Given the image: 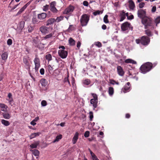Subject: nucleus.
Listing matches in <instances>:
<instances>
[{
	"instance_id": "nucleus-1",
	"label": "nucleus",
	"mask_w": 160,
	"mask_h": 160,
	"mask_svg": "<svg viewBox=\"0 0 160 160\" xmlns=\"http://www.w3.org/2000/svg\"><path fill=\"white\" fill-rule=\"evenodd\" d=\"M152 68V64L148 62L142 64L141 66L140 69L142 73L145 74L150 71Z\"/></svg>"
},
{
	"instance_id": "nucleus-2",
	"label": "nucleus",
	"mask_w": 160,
	"mask_h": 160,
	"mask_svg": "<svg viewBox=\"0 0 160 160\" xmlns=\"http://www.w3.org/2000/svg\"><path fill=\"white\" fill-rule=\"evenodd\" d=\"M90 19V16L86 14H83L81 17L80 21L81 25L82 27L87 25Z\"/></svg>"
},
{
	"instance_id": "nucleus-3",
	"label": "nucleus",
	"mask_w": 160,
	"mask_h": 160,
	"mask_svg": "<svg viewBox=\"0 0 160 160\" xmlns=\"http://www.w3.org/2000/svg\"><path fill=\"white\" fill-rule=\"evenodd\" d=\"M142 22L144 25L145 29H147L148 26H151L152 24V20L150 18L147 17L142 20Z\"/></svg>"
},
{
	"instance_id": "nucleus-4",
	"label": "nucleus",
	"mask_w": 160,
	"mask_h": 160,
	"mask_svg": "<svg viewBox=\"0 0 160 160\" xmlns=\"http://www.w3.org/2000/svg\"><path fill=\"white\" fill-rule=\"evenodd\" d=\"M91 95L93 97V98L90 100V103L92 104L93 107L95 108L97 107L98 102V98L97 94L95 93H92Z\"/></svg>"
},
{
	"instance_id": "nucleus-5",
	"label": "nucleus",
	"mask_w": 160,
	"mask_h": 160,
	"mask_svg": "<svg viewBox=\"0 0 160 160\" xmlns=\"http://www.w3.org/2000/svg\"><path fill=\"white\" fill-rule=\"evenodd\" d=\"M141 44L144 46H147L150 42V38L146 36H143L141 37Z\"/></svg>"
},
{
	"instance_id": "nucleus-6",
	"label": "nucleus",
	"mask_w": 160,
	"mask_h": 160,
	"mask_svg": "<svg viewBox=\"0 0 160 160\" xmlns=\"http://www.w3.org/2000/svg\"><path fill=\"white\" fill-rule=\"evenodd\" d=\"M34 62L35 65V69L36 72L38 71L40 67V61L39 58L38 57L37 55H36L35 58L34 60Z\"/></svg>"
},
{
	"instance_id": "nucleus-7",
	"label": "nucleus",
	"mask_w": 160,
	"mask_h": 160,
	"mask_svg": "<svg viewBox=\"0 0 160 160\" xmlns=\"http://www.w3.org/2000/svg\"><path fill=\"white\" fill-rule=\"evenodd\" d=\"M58 53V55L62 59L66 58L68 55V51L64 50H59Z\"/></svg>"
},
{
	"instance_id": "nucleus-8",
	"label": "nucleus",
	"mask_w": 160,
	"mask_h": 160,
	"mask_svg": "<svg viewBox=\"0 0 160 160\" xmlns=\"http://www.w3.org/2000/svg\"><path fill=\"white\" fill-rule=\"evenodd\" d=\"M138 17L141 18L142 20L144 18L146 17V12L143 9H140L138 10L137 12Z\"/></svg>"
},
{
	"instance_id": "nucleus-9",
	"label": "nucleus",
	"mask_w": 160,
	"mask_h": 160,
	"mask_svg": "<svg viewBox=\"0 0 160 160\" xmlns=\"http://www.w3.org/2000/svg\"><path fill=\"white\" fill-rule=\"evenodd\" d=\"M50 10L53 13H57L58 10L55 7L56 5V1H52L50 4Z\"/></svg>"
},
{
	"instance_id": "nucleus-10",
	"label": "nucleus",
	"mask_w": 160,
	"mask_h": 160,
	"mask_svg": "<svg viewBox=\"0 0 160 160\" xmlns=\"http://www.w3.org/2000/svg\"><path fill=\"white\" fill-rule=\"evenodd\" d=\"M130 23L128 22H125L122 23L121 26V28L122 31L128 30L130 27Z\"/></svg>"
},
{
	"instance_id": "nucleus-11",
	"label": "nucleus",
	"mask_w": 160,
	"mask_h": 160,
	"mask_svg": "<svg viewBox=\"0 0 160 160\" xmlns=\"http://www.w3.org/2000/svg\"><path fill=\"white\" fill-rule=\"evenodd\" d=\"M74 7L72 6H70L66 8L63 12V14H68L72 12L74 10Z\"/></svg>"
},
{
	"instance_id": "nucleus-12",
	"label": "nucleus",
	"mask_w": 160,
	"mask_h": 160,
	"mask_svg": "<svg viewBox=\"0 0 160 160\" xmlns=\"http://www.w3.org/2000/svg\"><path fill=\"white\" fill-rule=\"evenodd\" d=\"M39 30L44 34H46L49 32V28L45 26H43L39 28Z\"/></svg>"
},
{
	"instance_id": "nucleus-13",
	"label": "nucleus",
	"mask_w": 160,
	"mask_h": 160,
	"mask_svg": "<svg viewBox=\"0 0 160 160\" xmlns=\"http://www.w3.org/2000/svg\"><path fill=\"white\" fill-rule=\"evenodd\" d=\"M117 71L118 73L119 76H123L124 75V72L121 66H117Z\"/></svg>"
},
{
	"instance_id": "nucleus-14",
	"label": "nucleus",
	"mask_w": 160,
	"mask_h": 160,
	"mask_svg": "<svg viewBox=\"0 0 160 160\" xmlns=\"http://www.w3.org/2000/svg\"><path fill=\"white\" fill-rule=\"evenodd\" d=\"M130 88V84L129 82H128L125 85L124 87L122 89V90L124 93L128 92Z\"/></svg>"
},
{
	"instance_id": "nucleus-15",
	"label": "nucleus",
	"mask_w": 160,
	"mask_h": 160,
	"mask_svg": "<svg viewBox=\"0 0 160 160\" xmlns=\"http://www.w3.org/2000/svg\"><path fill=\"white\" fill-rule=\"evenodd\" d=\"M33 42L34 45L38 48H40L39 46L40 45H43V44L40 42L39 40H38L37 38L33 39Z\"/></svg>"
},
{
	"instance_id": "nucleus-16",
	"label": "nucleus",
	"mask_w": 160,
	"mask_h": 160,
	"mask_svg": "<svg viewBox=\"0 0 160 160\" xmlns=\"http://www.w3.org/2000/svg\"><path fill=\"white\" fill-rule=\"evenodd\" d=\"M24 24L25 22L24 21H21L19 22V24L17 26V30L18 31L20 30V31H21L24 27Z\"/></svg>"
},
{
	"instance_id": "nucleus-17",
	"label": "nucleus",
	"mask_w": 160,
	"mask_h": 160,
	"mask_svg": "<svg viewBox=\"0 0 160 160\" xmlns=\"http://www.w3.org/2000/svg\"><path fill=\"white\" fill-rule=\"evenodd\" d=\"M29 60V58L28 57H24L23 58V61L25 64L29 68L30 63Z\"/></svg>"
},
{
	"instance_id": "nucleus-18",
	"label": "nucleus",
	"mask_w": 160,
	"mask_h": 160,
	"mask_svg": "<svg viewBox=\"0 0 160 160\" xmlns=\"http://www.w3.org/2000/svg\"><path fill=\"white\" fill-rule=\"evenodd\" d=\"M30 151L32 152V154L36 157H36V158L38 159V157L39 156L40 153L39 151L37 149L31 150Z\"/></svg>"
},
{
	"instance_id": "nucleus-19",
	"label": "nucleus",
	"mask_w": 160,
	"mask_h": 160,
	"mask_svg": "<svg viewBox=\"0 0 160 160\" xmlns=\"http://www.w3.org/2000/svg\"><path fill=\"white\" fill-rule=\"evenodd\" d=\"M55 22V19L50 18L48 19L47 21L46 25L47 26H48L52 24Z\"/></svg>"
},
{
	"instance_id": "nucleus-20",
	"label": "nucleus",
	"mask_w": 160,
	"mask_h": 160,
	"mask_svg": "<svg viewBox=\"0 0 160 160\" xmlns=\"http://www.w3.org/2000/svg\"><path fill=\"white\" fill-rule=\"evenodd\" d=\"M78 135L79 133L78 132L75 133L72 140V143L73 144L76 143L77 142L78 138Z\"/></svg>"
},
{
	"instance_id": "nucleus-21",
	"label": "nucleus",
	"mask_w": 160,
	"mask_h": 160,
	"mask_svg": "<svg viewBox=\"0 0 160 160\" xmlns=\"http://www.w3.org/2000/svg\"><path fill=\"white\" fill-rule=\"evenodd\" d=\"M129 7L130 9L133 10L135 7L134 2L132 0H129L128 1Z\"/></svg>"
},
{
	"instance_id": "nucleus-22",
	"label": "nucleus",
	"mask_w": 160,
	"mask_h": 160,
	"mask_svg": "<svg viewBox=\"0 0 160 160\" xmlns=\"http://www.w3.org/2000/svg\"><path fill=\"white\" fill-rule=\"evenodd\" d=\"M47 14L45 13H42L39 14L38 15V19L40 20H42L45 19L46 17Z\"/></svg>"
},
{
	"instance_id": "nucleus-23",
	"label": "nucleus",
	"mask_w": 160,
	"mask_h": 160,
	"mask_svg": "<svg viewBox=\"0 0 160 160\" xmlns=\"http://www.w3.org/2000/svg\"><path fill=\"white\" fill-rule=\"evenodd\" d=\"M120 22L122 21L126 18V13L124 11H122L120 14Z\"/></svg>"
},
{
	"instance_id": "nucleus-24",
	"label": "nucleus",
	"mask_w": 160,
	"mask_h": 160,
	"mask_svg": "<svg viewBox=\"0 0 160 160\" xmlns=\"http://www.w3.org/2000/svg\"><path fill=\"white\" fill-rule=\"evenodd\" d=\"M39 143L38 141L36 142L35 143L31 144L30 146V147L32 148H36L37 146L39 145Z\"/></svg>"
},
{
	"instance_id": "nucleus-25",
	"label": "nucleus",
	"mask_w": 160,
	"mask_h": 160,
	"mask_svg": "<svg viewBox=\"0 0 160 160\" xmlns=\"http://www.w3.org/2000/svg\"><path fill=\"white\" fill-rule=\"evenodd\" d=\"M124 62L127 63H131L133 64H136L137 63V62L131 59H127L125 60Z\"/></svg>"
},
{
	"instance_id": "nucleus-26",
	"label": "nucleus",
	"mask_w": 160,
	"mask_h": 160,
	"mask_svg": "<svg viewBox=\"0 0 160 160\" xmlns=\"http://www.w3.org/2000/svg\"><path fill=\"white\" fill-rule=\"evenodd\" d=\"M0 107L2 108L1 110L3 111H6L8 107L7 105L3 103H0Z\"/></svg>"
},
{
	"instance_id": "nucleus-27",
	"label": "nucleus",
	"mask_w": 160,
	"mask_h": 160,
	"mask_svg": "<svg viewBox=\"0 0 160 160\" xmlns=\"http://www.w3.org/2000/svg\"><path fill=\"white\" fill-rule=\"evenodd\" d=\"M41 134V133L40 132H38L37 133H34L31 134L30 136V139H32L35 137L39 136Z\"/></svg>"
},
{
	"instance_id": "nucleus-28",
	"label": "nucleus",
	"mask_w": 160,
	"mask_h": 160,
	"mask_svg": "<svg viewBox=\"0 0 160 160\" xmlns=\"http://www.w3.org/2000/svg\"><path fill=\"white\" fill-rule=\"evenodd\" d=\"M114 90L113 88L110 87L108 88V92L110 96H112L114 93Z\"/></svg>"
},
{
	"instance_id": "nucleus-29",
	"label": "nucleus",
	"mask_w": 160,
	"mask_h": 160,
	"mask_svg": "<svg viewBox=\"0 0 160 160\" xmlns=\"http://www.w3.org/2000/svg\"><path fill=\"white\" fill-rule=\"evenodd\" d=\"M40 82L43 87H45L47 84L46 79L44 78L42 79L40 81Z\"/></svg>"
},
{
	"instance_id": "nucleus-30",
	"label": "nucleus",
	"mask_w": 160,
	"mask_h": 160,
	"mask_svg": "<svg viewBox=\"0 0 160 160\" xmlns=\"http://www.w3.org/2000/svg\"><path fill=\"white\" fill-rule=\"evenodd\" d=\"M62 138V135L61 134H59L56 137L55 139L53 141V143L58 142Z\"/></svg>"
},
{
	"instance_id": "nucleus-31",
	"label": "nucleus",
	"mask_w": 160,
	"mask_h": 160,
	"mask_svg": "<svg viewBox=\"0 0 160 160\" xmlns=\"http://www.w3.org/2000/svg\"><path fill=\"white\" fill-rule=\"evenodd\" d=\"M2 115L3 117L6 119H8L11 118L10 114L8 113H3Z\"/></svg>"
},
{
	"instance_id": "nucleus-32",
	"label": "nucleus",
	"mask_w": 160,
	"mask_h": 160,
	"mask_svg": "<svg viewBox=\"0 0 160 160\" xmlns=\"http://www.w3.org/2000/svg\"><path fill=\"white\" fill-rule=\"evenodd\" d=\"M45 58L48 60V63L52 60V56L50 54H48L46 55Z\"/></svg>"
},
{
	"instance_id": "nucleus-33",
	"label": "nucleus",
	"mask_w": 160,
	"mask_h": 160,
	"mask_svg": "<svg viewBox=\"0 0 160 160\" xmlns=\"http://www.w3.org/2000/svg\"><path fill=\"white\" fill-rule=\"evenodd\" d=\"M8 57V54L6 52L3 53L1 55L2 59L4 60H6L7 59Z\"/></svg>"
},
{
	"instance_id": "nucleus-34",
	"label": "nucleus",
	"mask_w": 160,
	"mask_h": 160,
	"mask_svg": "<svg viewBox=\"0 0 160 160\" xmlns=\"http://www.w3.org/2000/svg\"><path fill=\"white\" fill-rule=\"evenodd\" d=\"M1 123L5 126H7L10 125V122L7 120L4 119H2L1 121Z\"/></svg>"
},
{
	"instance_id": "nucleus-35",
	"label": "nucleus",
	"mask_w": 160,
	"mask_h": 160,
	"mask_svg": "<svg viewBox=\"0 0 160 160\" xmlns=\"http://www.w3.org/2000/svg\"><path fill=\"white\" fill-rule=\"evenodd\" d=\"M145 34L147 35V36L151 37L152 35V33L151 32L149 29H147L145 31Z\"/></svg>"
},
{
	"instance_id": "nucleus-36",
	"label": "nucleus",
	"mask_w": 160,
	"mask_h": 160,
	"mask_svg": "<svg viewBox=\"0 0 160 160\" xmlns=\"http://www.w3.org/2000/svg\"><path fill=\"white\" fill-rule=\"evenodd\" d=\"M55 31H54L53 32H52L48 35H46L44 37V39H48L51 38L53 36L54 33Z\"/></svg>"
},
{
	"instance_id": "nucleus-37",
	"label": "nucleus",
	"mask_w": 160,
	"mask_h": 160,
	"mask_svg": "<svg viewBox=\"0 0 160 160\" xmlns=\"http://www.w3.org/2000/svg\"><path fill=\"white\" fill-rule=\"evenodd\" d=\"M54 66V65H52L51 66V65H48L47 67V69L48 71L50 73L51 71H52L53 70L54 68L53 67Z\"/></svg>"
},
{
	"instance_id": "nucleus-38",
	"label": "nucleus",
	"mask_w": 160,
	"mask_h": 160,
	"mask_svg": "<svg viewBox=\"0 0 160 160\" xmlns=\"http://www.w3.org/2000/svg\"><path fill=\"white\" fill-rule=\"evenodd\" d=\"M75 29V27L73 25H70L68 29V32H71Z\"/></svg>"
},
{
	"instance_id": "nucleus-39",
	"label": "nucleus",
	"mask_w": 160,
	"mask_h": 160,
	"mask_svg": "<svg viewBox=\"0 0 160 160\" xmlns=\"http://www.w3.org/2000/svg\"><path fill=\"white\" fill-rule=\"evenodd\" d=\"M69 43L70 45H75V41L72 38H70L69 40Z\"/></svg>"
},
{
	"instance_id": "nucleus-40",
	"label": "nucleus",
	"mask_w": 160,
	"mask_h": 160,
	"mask_svg": "<svg viewBox=\"0 0 160 160\" xmlns=\"http://www.w3.org/2000/svg\"><path fill=\"white\" fill-rule=\"evenodd\" d=\"M34 27L33 25H30L28 26V31L29 32H32L34 29Z\"/></svg>"
},
{
	"instance_id": "nucleus-41",
	"label": "nucleus",
	"mask_w": 160,
	"mask_h": 160,
	"mask_svg": "<svg viewBox=\"0 0 160 160\" xmlns=\"http://www.w3.org/2000/svg\"><path fill=\"white\" fill-rule=\"evenodd\" d=\"M63 18L64 17L63 16H60L59 17H57V19L55 20V21L57 22H59L63 20Z\"/></svg>"
},
{
	"instance_id": "nucleus-42",
	"label": "nucleus",
	"mask_w": 160,
	"mask_h": 160,
	"mask_svg": "<svg viewBox=\"0 0 160 160\" xmlns=\"http://www.w3.org/2000/svg\"><path fill=\"white\" fill-rule=\"evenodd\" d=\"M25 9V8L23 6L22 8L18 12L16 15V16H18L19 14H21Z\"/></svg>"
},
{
	"instance_id": "nucleus-43",
	"label": "nucleus",
	"mask_w": 160,
	"mask_h": 160,
	"mask_svg": "<svg viewBox=\"0 0 160 160\" xmlns=\"http://www.w3.org/2000/svg\"><path fill=\"white\" fill-rule=\"evenodd\" d=\"M102 12L101 11H99V10H97L93 13V14L94 16H96L98 15H99L100 13H102Z\"/></svg>"
},
{
	"instance_id": "nucleus-44",
	"label": "nucleus",
	"mask_w": 160,
	"mask_h": 160,
	"mask_svg": "<svg viewBox=\"0 0 160 160\" xmlns=\"http://www.w3.org/2000/svg\"><path fill=\"white\" fill-rule=\"evenodd\" d=\"M108 18V15H106L104 17V18H103L104 22L106 23H108L109 22Z\"/></svg>"
},
{
	"instance_id": "nucleus-45",
	"label": "nucleus",
	"mask_w": 160,
	"mask_h": 160,
	"mask_svg": "<svg viewBox=\"0 0 160 160\" xmlns=\"http://www.w3.org/2000/svg\"><path fill=\"white\" fill-rule=\"evenodd\" d=\"M110 83L112 85H114V84H116L117 85H119V83L118 82H116L114 80H112L110 81Z\"/></svg>"
},
{
	"instance_id": "nucleus-46",
	"label": "nucleus",
	"mask_w": 160,
	"mask_h": 160,
	"mask_svg": "<svg viewBox=\"0 0 160 160\" xmlns=\"http://www.w3.org/2000/svg\"><path fill=\"white\" fill-rule=\"evenodd\" d=\"M93 118V112H92L91 111L89 112V118L91 121H92Z\"/></svg>"
},
{
	"instance_id": "nucleus-47",
	"label": "nucleus",
	"mask_w": 160,
	"mask_h": 160,
	"mask_svg": "<svg viewBox=\"0 0 160 160\" xmlns=\"http://www.w3.org/2000/svg\"><path fill=\"white\" fill-rule=\"evenodd\" d=\"M90 80L89 79H85L84 81V83L87 85H89L90 83Z\"/></svg>"
},
{
	"instance_id": "nucleus-48",
	"label": "nucleus",
	"mask_w": 160,
	"mask_h": 160,
	"mask_svg": "<svg viewBox=\"0 0 160 160\" xmlns=\"http://www.w3.org/2000/svg\"><path fill=\"white\" fill-rule=\"evenodd\" d=\"M41 105L43 107H44L47 105V102L45 100H43L41 102Z\"/></svg>"
},
{
	"instance_id": "nucleus-49",
	"label": "nucleus",
	"mask_w": 160,
	"mask_h": 160,
	"mask_svg": "<svg viewBox=\"0 0 160 160\" xmlns=\"http://www.w3.org/2000/svg\"><path fill=\"white\" fill-rule=\"evenodd\" d=\"M32 21L33 23H37L38 22V20L36 18H33L32 19Z\"/></svg>"
},
{
	"instance_id": "nucleus-50",
	"label": "nucleus",
	"mask_w": 160,
	"mask_h": 160,
	"mask_svg": "<svg viewBox=\"0 0 160 160\" xmlns=\"http://www.w3.org/2000/svg\"><path fill=\"white\" fill-rule=\"evenodd\" d=\"M89 131H86L84 134V136L86 138H88L89 136Z\"/></svg>"
},
{
	"instance_id": "nucleus-51",
	"label": "nucleus",
	"mask_w": 160,
	"mask_h": 160,
	"mask_svg": "<svg viewBox=\"0 0 160 160\" xmlns=\"http://www.w3.org/2000/svg\"><path fill=\"white\" fill-rule=\"evenodd\" d=\"M7 44L9 45H11L12 44V41L11 39H9L7 41Z\"/></svg>"
},
{
	"instance_id": "nucleus-52",
	"label": "nucleus",
	"mask_w": 160,
	"mask_h": 160,
	"mask_svg": "<svg viewBox=\"0 0 160 160\" xmlns=\"http://www.w3.org/2000/svg\"><path fill=\"white\" fill-rule=\"evenodd\" d=\"M49 7V5H46L44 6L43 7V10L44 11H47L48 9V7Z\"/></svg>"
},
{
	"instance_id": "nucleus-53",
	"label": "nucleus",
	"mask_w": 160,
	"mask_h": 160,
	"mask_svg": "<svg viewBox=\"0 0 160 160\" xmlns=\"http://www.w3.org/2000/svg\"><path fill=\"white\" fill-rule=\"evenodd\" d=\"M95 45L98 47H100L102 46V44L101 43L99 42H95Z\"/></svg>"
},
{
	"instance_id": "nucleus-54",
	"label": "nucleus",
	"mask_w": 160,
	"mask_h": 160,
	"mask_svg": "<svg viewBox=\"0 0 160 160\" xmlns=\"http://www.w3.org/2000/svg\"><path fill=\"white\" fill-rule=\"evenodd\" d=\"M33 1V0H31L30 1L28 2L27 4H26L25 5L23 6V7H24L26 9L27 7L28 6L30 3L32 2Z\"/></svg>"
},
{
	"instance_id": "nucleus-55",
	"label": "nucleus",
	"mask_w": 160,
	"mask_h": 160,
	"mask_svg": "<svg viewBox=\"0 0 160 160\" xmlns=\"http://www.w3.org/2000/svg\"><path fill=\"white\" fill-rule=\"evenodd\" d=\"M156 22L158 23L160 22V16L158 17L155 20Z\"/></svg>"
},
{
	"instance_id": "nucleus-56",
	"label": "nucleus",
	"mask_w": 160,
	"mask_h": 160,
	"mask_svg": "<svg viewBox=\"0 0 160 160\" xmlns=\"http://www.w3.org/2000/svg\"><path fill=\"white\" fill-rule=\"evenodd\" d=\"M69 77V75L68 74L67 75V77H66L64 79V80H63V82L64 83H65L66 82H68V80H69V79H68V77Z\"/></svg>"
},
{
	"instance_id": "nucleus-57",
	"label": "nucleus",
	"mask_w": 160,
	"mask_h": 160,
	"mask_svg": "<svg viewBox=\"0 0 160 160\" xmlns=\"http://www.w3.org/2000/svg\"><path fill=\"white\" fill-rule=\"evenodd\" d=\"M83 4L84 6H88V3L87 1H84L83 2Z\"/></svg>"
},
{
	"instance_id": "nucleus-58",
	"label": "nucleus",
	"mask_w": 160,
	"mask_h": 160,
	"mask_svg": "<svg viewBox=\"0 0 160 160\" xmlns=\"http://www.w3.org/2000/svg\"><path fill=\"white\" fill-rule=\"evenodd\" d=\"M144 5H145V3L144 2H141L139 4V7L140 8H142L143 7H144Z\"/></svg>"
},
{
	"instance_id": "nucleus-59",
	"label": "nucleus",
	"mask_w": 160,
	"mask_h": 160,
	"mask_svg": "<svg viewBox=\"0 0 160 160\" xmlns=\"http://www.w3.org/2000/svg\"><path fill=\"white\" fill-rule=\"evenodd\" d=\"M40 72L41 75H43L44 73V69L43 68H42L40 69Z\"/></svg>"
},
{
	"instance_id": "nucleus-60",
	"label": "nucleus",
	"mask_w": 160,
	"mask_h": 160,
	"mask_svg": "<svg viewBox=\"0 0 160 160\" xmlns=\"http://www.w3.org/2000/svg\"><path fill=\"white\" fill-rule=\"evenodd\" d=\"M137 44H139L140 43H141V38L140 39H136L135 40Z\"/></svg>"
},
{
	"instance_id": "nucleus-61",
	"label": "nucleus",
	"mask_w": 160,
	"mask_h": 160,
	"mask_svg": "<svg viewBox=\"0 0 160 160\" xmlns=\"http://www.w3.org/2000/svg\"><path fill=\"white\" fill-rule=\"evenodd\" d=\"M156 7L155 6H153L152 8V12H155L156 11Z\"/></svg>"
},
{
	"instance_id": "nucleus-62",
	"label": "nucleus",
	"mask_w": 160,
	"mask_h": 160,
	"mask_svg": "<svg viewBox=\"0 0 160 160\" xmlns=\"http://www.w3.org/2000/svg\"><path fill=\"white\" fill-rule=\"evenodd\" d=\"M81 42L80 41H78L77 43V47L78 49L81 46Z\"/></svg>"
},
{
	"instance_id": "nucleus-63",
	"label": "nucleus",
	"mask_w": 160,
	"mask_h": 160,
	"mask_svg": "<svg viewBox=\"0 0 160 160\" xmlns=\"http://www.w3.org/2000/svg\"><path fill=\"white\" fill-rule=\"evenodd\" d=\"M7 100L8 101L10 104H11L12 103V102L13 101L12 98H9L8 99H7Z\"/></svg>"
},
{
	"instance_id": "nucleus-64",
	"label": "nucleus",
	"mask_w": 160,
	"mask_h": 160,
	"mask_svg": "<svg viewBox=\"0 0 160 160\" xmlns=\"http://www.w3.org/2000/svg\"><path fill=\"white\" fill-rule=\"evenodd\" d=\"M75 81L74 78L73 77H72V83L73 86L74 85V84L75 83Z\"/></svg>"
}]
</instances>
